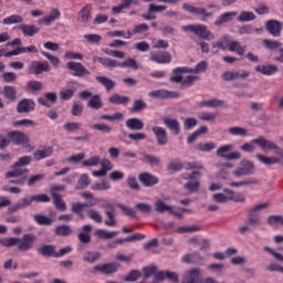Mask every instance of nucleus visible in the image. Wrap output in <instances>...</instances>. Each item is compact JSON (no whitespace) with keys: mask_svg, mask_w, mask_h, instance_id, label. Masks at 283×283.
Instances as JSON below:
<instances>
[{"mask_svg":"<svg viewBox=\"0 0 283 283\" xmlns=\"http://www.w3.org/2000/svg\"><path fill=\"white\" fill-rule=\"evenodd\" d=\"M74 94H76V88H74V87L62 90L60 92V98H61V101H70V98H72L74 96Z\"/></svg>","mask_w":283,"mask_h":283,"instance_id":"nucleus-63","label":"nucleus"},{"mask_svg":"<svg viewBox=\"0 0 283 283\" xmlns=\"http://www.w3.org/2000/svg\"><path fill=\"white\" fill-rule=\"evenodd\" d=\"M118 269H120V263L109 262L94 265L90 273L93 275H96V273H101L102 275H114V273H118Z\"/></svg>","mask_w":283,"mask_h":283,"instance_id":"nucleus-4","label":"nucleus"},{"mask_svg":"<svg viewBox=\"0 0 283 283\" xmlns=\"http://www.w3.org/2000/svg\"><path fill=\"white\" fill-rule=\"evenodd\" d=\"M138 180L144 185V187H155V185H158L160 180L155 175H151L149 172H142L138 175Z\"/></svg>","mask_w":283,"mask_h":283,"instance_id":"nucleus-19","label":"nucleus"},{"mask_svg":"<svg viewBox=\"0 0 283 283\" xmlns=\"http://www.w3.org/2000/svg\"><path fill=\"white\" fill-rule=\"evenodd\" d=\"M142 163H146V165H149V167H160V158L145 154L142 158Z\"/></svg>","mask_w":283,"mask_h":283,"instance_id":"nucleus-47","label":"nucleus"},{"mask_svg":"<svg viewBox=\"0 0 283 283\" xmlns=\"http://www.w3.org/2000/svg\"><path fill=\"white\" fill-rule=\"evenodd\" d=\"M182 168L184 165L180 159H174L167 165V171H170L171 174H178V171H182Z\"/></svg>","mask_w":283,"mask_h":283,"instance_id":"nucleus-48","label":"nucleus"},{"mask_svg":"<svg viewBox=\"0 0 283 283\" xmlns=\"http://www.w3.org/2000/svg\"><path fill=\"white\" fill-rule=\"evenodd\" d=\"M232 150L233 145H223L217 149V156L218 158H224V160H240V158H242V154L239 151L231 153Z\"/></svg>","mask_w":283,"mask_h":283,"instance_id":"nucleus-7","label":"nucleus"},{"mask_svg":"<svg viewBox=\"0 0 283 283\" xmlns=\"http://www.w3.org/2000/svg\"><path fill=\"white\" fill-rule=\"evenodd\" d=\"M172 209H174L172 206L165 203V201H163V200H157L155 202V211H157V213H166V211L168 213H171Z\"/></svg>","mask_w":283,"mask_h":283,"instance_id":"nucleus-52","label":"nucleus"},{"mask_svg":"<svg viewBox=\"0 0 283 283\" xmlns=\"http://www.w3.org/2000/svg\"><path fill=\"white\" fill-rule=\"evenodd\" d=\"M36 240V235H34L33 233H27L22 237V239L20 238H7V239H2V247H17L18 244V249L19 251H30V249H32V247H34V242Z\"/></svg>","mask_w":283,"mask_h":283,"instance_id":"nucleus-1","label":"nucleus"},{"mask_svg":"<svg viewBox=\"0 0 283 283\" xmlns=\"http://www.w3.org/2000/svg\"><path fill=\"white\" fill-rule=\"evenodd\" d=\"M2 94L4 96V98H7L8 101L14 102L17 101V88L14 86H4Z\"/></svg>","mask_w":283,"mask_h":283,"instance_id":"nucleus-51","label":"nucleus"},{"mask_svg":"<svg viewBox=\"0 0 283 283\" xmlns=\"http://www.w3.org/2000/svg\"><path fill=\"white\" fill-rule=\"evenodd\" d=\"M153 133L155 134L157 145L160 147L167 145L169 143V138L167 136V130L160 126H154L153 127Z\"/></svg>","mask_w":283,"mask_h":283,"instance_id":"nucleus-18","label":"nucleus"},{"mask_svg":"<svg viewBox=\"0 0 283 283\" xmlns=\"http://www.w3.org/2000/svg\"><path fill=\"white\" fill-rule=\"evenodd\" d=\"M184 188L190 193H198L200 191V181L198 179H188Z\"/></svg>","mask_w":283,"mask_h":283,"instance_id":"nucleus-42","label":"nucleus"},{"mask_svg":"<svg viewBox=\"0 0 283 283\" xmlns=\"http://www.w3.org/2000/svg\"><path fill=\"white\" fill-rule=\"evenodd\" d=\"M78 18L82 23H87L92 19V4H86L78 12Z\"/></svg>","mask_w":283,"mask_h":283,"instance_id":"nucleus-39","label":"nucleus"},{"mask_svg":"<svg viewBox=\"0 0 283 283\" xmlns=\"http://www.w3.org/2000/svg\"><path fill=\"white\" fill-rule=\"evenodd\" d=\"M56 19H61V11H59V9H53L49 15L39 20V24L43 25L44 23L45 25H50V23H54Z\"/></svg>","mask_w":283,"mask_h":283,"instance_id":"nucleus-31","label":"nucleus"},{"mask_svg":"<svg viewBox=\"0 0 283 283\" xmlns=\"http://www.w3.org/2000/svg\"><path fill=\"white\" fill-rule=\"evenodd\" d=\"M82 231L80 232L77 235V240H80V242H82V244H90V242H92V224H84L82 227Z\"/></svg>","mask_w":283,"mask_h":283,"instance_id":"nucleus-25","label":"nucleus"},{"mask_svg":"<svg viewBox=\"0 0 283 283\" xmlns=\"http://www.w3.org/2000/svg\"><path fill=\"white\" fill-rule=\"evenodd\" d=\"M109 103L113 105H127L129 103V97L128 96H123L118 94H114L108 98Z\"/></svg>","mask_w":283,"mask_h":283,"instance_id":"nucleus-53","label":"nucleus"},{"mask_svg":"<svg viewBox=\"0 0 283 283\" xmlns=\"http://www.w3.org/2000/svg\"><path fill=\"white\" fill-rule=\"evenodd\" d=\"M252 143L254 145H258L259 147H261V149H263V151H266V149L269 151H275L276 156H280L281 158H283V149L280 148V146H277V144H275L271 140H268L264 137L252 139Z\"/></svg>","mask_w":283,"mask_h":283,"instance_id":"nucleus-6","label":"nucleus"},{"mask_svg":"<svg viewBox=\"0 0 283 283\" xmlns=\"http://www.w3.org/2000/svg\"><path fill=\"white\" fill-rule=\"evenodd\" d=\"M283 23L277 20H268L265 22V30L271 34V36H282Z\"/></svg>","mask_w":283,"mask_h":283,"instance_id":"nucleus-16","label":"nucleus"},{"mask_svg":"<svg viewBox=\"0 0 283 283\" xmlns=\"http://www.w3.org/2000/svg\"><path fill=\"white\" fill-rule=\"evenodd\" d=\"M223 103H224L223 99L211 98L208 101L200 102L199 105H200V107H222Z\"/></svg>","mask_w":283,"mask_h":283,"instance_id":"nucleus-54","label":"nucleus"},{"mask_svg":"<svg viewBox=\"0 0 283 283\" xmlns=\"http://www.w3.org/2000/svg\"><path fill=\"white\" fill-rule=\"evenodd\" d=\"M118 67H132V70H138V62L134 57H129L124 62H119Z\"/></svg>","mask_w":283,"mask_h":283,"instance_id":"nucleus-64","label":"nucleus"},{"mask_svg":"<svg viewBox=\"0 0 283 283\" xmlns=\"http://www.w3.org/2000/svg\"><path fill=\"white\" fill-rule=\"evenodd\" d=\"M125 125L127 129H130V132H142V129H145V123L138 117L128 118L125 122Z\"/></svg>","mask_w":283,"mask_h":283,"instance_id":"nucleus-23","label":"nucleus"},{"mask_svg":"<svg viewBox=\"0 0 283 283\" xmlns=\"http://www.w3.org/2000/svg\"><path fill=\"white\" fill-rule=\"evenodd\" d=\"M251 76V72L249 71H226L224 73L221 74L222 81H238V78H242L245 81V78H249Z\"/></svg>","mask_w":283,"mask_h":283,"instance_id":"nucleus-15","label":"nucleus"},{"mask_svg":"<svg viewBox=\"0 0 283 283\" xmlns=\"http://www.w3.org/2000/svg\"><path fill=\"white\" fill-rule=\"evenodd\" d=\"M244 223L248 224V227H252L253 229L262 227V217L247 212V219L244 220Z\"/></svg>","mask_w":283,"mask_h":283,"instance_id":"nucleus-37","label":"nucleus"},{"mask_svg":"<svg viewBox=\"0 0 283 283\" xmlns=\"http://www.w3.org/2000/svg\"><path fill=\"white\" fill-rule=\"evenodd\" d=\"M191 71L189 66L176 67L172 70L171 83H182V74H189Z\"/></svg>","mask_w":283,"mask_h":283,"instance_id":"nucleus-26","label":"nucleus"},{"mask_svg":"<svg viewBox=\"0 0 283 283\" xmlns=\"http://www.w3.org/2000/svg\"><path fill=\"white\" fill-rule=\"evenodd\" d=\"M118 231H107L104 229H97L95 231V235H97V238H99V240H112V238H116V235H118Z\"/></svg>","mask_w":283,"mask_h":283,"instance_id":"nucleus-43","label":"nucleus"},{"mask_svg":"<svg viewBox=\"0 0 283 283\" xmlns=\"http://www.w3.org/2000/svg\"><path fill=\"white\" fill-rule=\"evenodd\" d=\"M143 109H147L145 99H135L130 112H133V114H138L139 112H143Z\"/></svg>","mask_w":283,"mask_h":283,"instance_id":"nucleus-58","label":"nucleus"},{"mask_svg":"<svg viewBox=\"0 0 283 283\" xmlns=\"http://www.w3.org/2000/svg\"><path fill=\"white\" fill-rule=\"evenodd\" d=\"M54 233L55 235H60L61 238H67L69 235H72V233H74V230L67 224H61L54 229Z\"/></svg>","mask_w":283,"mask_h":283,"instance_id":"nucleus-40","label":"nucleus"},{"mask_svg":"<svg viewBox=\"0 0 283 283\" xmlns=\"http://www.w3.org/2000/svg\"><path fill=\"white\" fill-rule=\"evenodd\" d=\"M19 30H21L24 36H34V34H39L41 32V29L34 24H21Z\"/></svg>","mask_w":283,"mask_h":283,"instance_id":"nucleus-32","label":"nucleus"},{"mask_svg":"<svg viewBox=\"0 0 283 283\" xmlns=\"http://www.w3.org/2000/svg\"><path fill=\"white\" fill-rule=\"evenodd\" d=\"M30 163H32V157L30 156L20 157L18 161H15L12 165V169H23L21 167H27V165H30Z\"/></svg>","mask_w":283,"mask_h":283,"instance_id":"nucleus-55","label":"nucleus"},{"mask_svg":"<svg viewBox=\"0 0 283 283\" xmlns=\"http://www.w3.org/2000/svg\"><path fill=\"white\" fill-rule=\"evenodd\" d=\"M255 174V164L249 159L241 160V167L233 171V176L240 178V176H253Z\"/></svg>","mask_w":283,"mask_h":283,"instance_id":"nucleus-8","label":"nucleus"},{"mask_svg":"<svg viewBox=\"0 0 283 283\" xmlns=\"http://www.w3.org/2000/svg\"><path fill=\"white\" fill-rule=\"evenodd\" d=\"M165 280H169L172 283H180V275L176 272L167 271H159L155 274L153 283H160L165 282Z\"/></svg>","mask_w":283,"mask_h":283,"instance_id":"nucleus-10","label":"nucleus"},{"mask_svg":"<svg viewBox=\"0 0 283 283\" xmlns=\"http://www.w3.org/2000/svg\"><path fill=\"white\" fill-rule=\"evenodd\" d=\"M66 67L72 72V76H77L78 78H83L84 76H90V74H92V72H90V70H87L81 62H67Z\"/></svg>","mask_w":283,"mask_h":283,"instance_id":"nucleus-9","label":"nucleus"},{"mask_svg":"<svg viewBox=\"0 0 283 283\" xmlns=\"http://www.w3.org/2000/svg\"><path fill=\"white\" fill-rule=\"evenodd\" d=\"M143 277V273L138 270H130L129 273L124 276V282H138Z\"/></svg>","mask_w":283,"mask_h":283,"instance_id":"nucleus-56","label":"nucleus"},{"mask_svg":"<svg viewBox=\"0 0 283 283\" xmlns=\"http://www.w3.org/2000/svg\"><path fill=\"white\" fill-rule=\"evenodd\" d=\"M18 202L22 209H25V207H30L33 202H50V196L45 193L33 195L31 197H24Z\"/></svg>","mask_w":283,"mask_h":283,"instance_id":"nucleus-11","label":"nucleus"},{"mask_svg":"<svg viewBox=\"0 0 283 283\" xmlns=\"http://www.w3.org/2000/svg\"><path fill=\"white\" fill-rule=\"evenodd\" d=\"M71 211L72 213H75V216H78L80 220H85V214L83 213V206L81 202L72 203Z\"/></svg>","mask_w":283,"mask_h":283,"instance_id":"nucleus-62","label":"nucleus"},{"mask_svg":"<svg viewBox=\"0 0 283 283\" xmlns=\"http://www.w3.org/2000/svg\"><path fill=\"white\" fill-rule=\"evenodd\" d=\"M94 63H101L104 67H118L119 62L109 57H101V56H95L93 59Z\"/></svg>","mask_w":283,"mask_h":283,"instance_id":"nucleus-35","label":"nucleus"},{"mask_svg":"<svg viewBox=\"0 0 283 283\" xmlns=\"http://www.w3.org/2000/svg\"><path fill=\"white\" fill-rule=\"evenodd\" d=\"M255 158L262 165L271 166V165H280L281 160L277 157H266L264 155L256 154Z\"/></svg>","mask_w":283,"mask_h":283,"instance_id":"nucleus-41","label":"nucleus"},{"mask_svg":"<svg viewBox=\"0 0 283 283\" xmlns=\"http://www.w3.org/2000/svg\"><path fill=\"white\" fill-rule=\"evenodd\" d=\"M102 255L103 254L101 252L87 251L84 253L83 260L84 262H88V264H94V262H98V260H101Z\"/></svg>","mask_w":283,"mask_h":283,"instance_id":"nucleus-46","label":"nucleus"},{"mask_svg":"<svg viewBox=\"0 0 283 283\" xmlns=\"http://www.w3.org/2000/svg\"><path fill=\"white\" fill-rule=\"evenodd\" d=\"M228 132L229 134H231V136H242V137L249 136V130L240 126L230 127Z\"/></svg>","mask_w":283,"mask_h":283,"instance_id":"nucleus-60","label":"nucleus"},{"mask_svg":"<svg viewBox=\"0 0 283 283\" xmlns=\"http://www.w3.org/2000/svg\"><path fill=\"white\" fill-rule=\"evenodd\" d=\"M33 220L40 227H52V224H54V219H52L45 214H34Z\"/></svg>","mask_w":283,"mask_h":283,"instance_id":"nucleus-36","label":"nucleus"},{"mask_svg":"<svg viewBox=\"0 0 283 283\" xmlns=\"http://www.w3.org/2000/svg\"><path fill=\"white\" fill-rule=\"evenodd\" d=\"M255 19H258V17L252 11H242L237 21H239V23H247L249 21H255Z\"/></svg>","mask_w":283,"mask_h":283,"instance_id":"nucleus-50","label":"nucleus"},{"mask_svg":"<svg viewBox=\"0 0 283 283\" xmlns=\"http://www.w3.org/2000/svg\"><path fill=\"white\" fill-rule=\"evenodd\" d=\"M30 170L28 169H13L11 171L6 172V178L11 179L9 182L10 185H19L20 187H23L25 182H28V174Z\"/></svg>","mask_w":283,"mask_h":283,"instance_id":"nucleus-3","label":"nucleus"},{"mask_svg":"<svg viewBox=\"0 0 283 283\" xmlns=\"http://www.w3.org/2000/svg\"><path fill=\"white\" fill-rule=\"evenodd\" d=\"M52 154H54V148H52V146H48L41 150H35L33 156H34V160H43L45 158H50Z\"/></svg>","mask_w":283,"mask_h":283,"instance_id":"nucleus-34","label":"nucleus"},{"mask_svg":"<svg viewBox=\"0 0 283 283\" xmlns=\"http://www.w3.org/2000/svg\"><path fill=\"white\" fill-rule=\"evenodd\" d=\"M163 123L170 132H174L175 136L180 135V122L178 119L165 117Z\"/></svg>","mask_w":283,"mask_h":283,"instance_id":"nucleus-24","label":"nucleus"},{"mask_svg":"<svg viewBox=\"0 0 283 283\" xmlns=\"http://www.w3.org/2000/svg\"><path fill=\"white\" fill-rule=\"evenodd\" d=\"M57 96L55 92H50L45 94L44 97H39L38 103L42 105L43 107H52L54 103H56Z\"/></svg>","mask_w":283,"mask_h":283,"instance_id":"nucleus-27","label":"nucleus"},{"mask_svg":"<svg viewBox=\"0 0 283 283\" xmlns=\"http://www.w3.org/2000/svg\"><path fill=\"white\" fill-rule=\"evenodd\" d=\"M2 23L4 25H14L17 23H23V17H21L19 14H13V15L4 18Z\"/></svg>","mask_w":283,"mask_h":283,"instance_id":"nucleus-57","label":"nucleus"},{"mask_svg":"<svg viewBox=\"0 0 283 283\" xmlns=\"http://www.w3.org/2000/svg\"><path fill=\"white\" fill-rule=\"evenodd\" d=\"M156 271H158V266H156V265L144 266L143 268L144 280H149V277H153V275H156Z\"/></svg>","mask_w":283,"mask_h":283,"instance_id":"nucleus-61","label":"nucleus"},{"mask_svg":"<svg viewBox=\"0 0 283 283\" xmlns=\"http://www.w3.org/2000/svg\"><path fill=\"white\" fill-rule=\"evenodd\" d=\"M87 107L91 109H102L103 107V99H101V95H93L87 103Z\"/></svg>","mask_w":283,"mask_h":283,"instance_id":"nucleus-49","label":"nucleus"},{"mask_svg":"<svg viewBox=\"0 0 283 283\" xmlns=\"http://www.w3.org/2000/svg\"><path fill=\"white\" fill-rule=\"evenodd\" d=\"M199 280L200 269L195 268L186 274V276L181 280V283H199Z\"/></svg>","mask_w":283,"mask_h":283,"instance_id":"nucleus-30","label":"nucleus"},{"mask_svg":"<svg viewBox=\"0 0 283 283\" xmlns=\"http://www.w3.org/2000/svg\"><path fill=\"white\" fill-rule=\"evenodd\" d=\"M90 185H91L90 175L83 174L78 178L75 189H76V191H81L83 189H87V187H90Z\"/></svg>","mask_w":283,"mask_h":283,"instance_id":"nucleus-44","label":"nucleus"},{"mask_svg":"<svg viewBox=\"0 0 283 283\" xmlns=\"http://www.w3.org/2000/svg\"><path fill=\"white\" fill-rule=\"evenodd\" d=\"M36 109V102L32 98H23L18 102L17 112L18 114H30Z\"/></svg>","mask_w":283,"mask_h":283,"instance_id":"nucleus-14","label":"nucleus"},{"mask_svg":"<svg viewBox=\"0 0 283 283\" xmlns=\"http://www.w3.org/2000/svg\"><path fill=\"white\" fill-rule=\"evenodd\" d=\"M7 136L12 145H30V137L23 132L12 130L7 133Z\"/></svg>","mask_w":283,"mask_h":283,"instance_id":"nucleus-12","label":"nucleus"},{"mask_svg":"<svg viewBox=\"0 0 283 283\" xmlns=\"http://www.w3.org/2000/svg\"><path fill=\"white\" fill-rule=\"evenodd\" d=\"M30 74H35V76H39V74H43V72H50V63L48 61L45 62H32V64L29 67Z\"/></svg>","mask_w":283,"mask_h":283,"instance_id":"nucleus-17","label":"nucleus"},{"mask_svg":"<svg viewBox=\"0 0 283 283\" xmlns=\"http://www.w3.org/2000/svg\"><path fill=\"white\" fill-rule=\"evenodd\" d=\"M263 45L266 48V50L274 52V61H277V63H283V48L280 41L264 39Z\"/></svg>","mask_w":283,"mask_h":283,"instance_id":"nucleus-5","label":"nucleus"},{"mask_svg":"<svg viewBox=\"0 0 283 283\" xmlns=\"http://www.w3.org/2000/svg\"><path fill=\"white\" fill-rule=\"evenodd\" d=\"M38 253L42 258H56V245L54 244H42L38 248Z\"/></svg>","mask_w":283,"mask_h":283,"instance_id":"nucleus-21","label":"nucleus"},{"mask_svg":"<svg viewBox=\"0 0 283 283\" xmlns=\"http://www.w3.org/2000/svg\"><path fill=\"white\" fill-rule=\"evenodd\" d=\"M43 90V83L36 80H31L27 83L25 92L29 94H36V92H41Z\"/></svg>","mask_w":283,"mask_h":283,"instance_id":"nucleus-38","label":"nucleus"},{"mask_svg":"<svg viewBox=\"0 0 283 283\" xmlns=\"http://www.w3.org/2000/svg\"><path fill=\"white\" fill-rule=\"evenodd\" d=\"M223 193L228 200H232V202H244L245 198L242 195H235V192L231 189L224 188Z\"/></svg>","mask_w":283,"mask_h":283,"instance_id":"nucleus-45","label":"nucleus"},{"mask_svg":"<svg viewBox=\"0 0 283 283\" xmlns=\"http://www.w3.org/2000/svg\"><path fill=\"white\" fill-rule=\"evenodd\" d=\"M277 65H258L255 67V72H260V74H263V76H273V74H277Z\"/></svg>","mask_w":283,"mask_h":283,"instance_id":"nucleus-29","label":"nucleus"},{"mask_svg":"<svg viewBox=\"0 0 283 283\" xmlns=\"http://www.w3.org/2000/svg\"><path fill=\"white\" fill-rule=\"evenodd\" d=\"M181 30L184 32H193L196 36H199V39H203L205 41H211V39H213L211 31H209L205 24H188L181 27Z\"/></svg>","mask_w":283,"mask_h":283,"instance_id":"nucleus-2","label":"nucleus"},{"mask_svg":"<svg viewBox=\"0 0 283 283\" xmlns=\"http://www.w3.org/2000/svg\"><path fill=\"white\" fill-rule=\"evenodd\" d=\"M234 17H238V12L235 11L224 12L217 18V20L213 22V25H216V28H222V25L227 23H231Z\"/></svg>","mask_w":283,"mask_h":283,"instance_id":"nucleus-22","label":"nucleus"},{"mask_svg":"<svg viewBox=\"0 0 283 283\" xmlns=\"http://www.w3.org/2000/svg\"><path fill=\"white\" fill-rule=\"evenodd\" d=\"M181 262H184V264H202L205 256H202L200 252L186 253L181 258Z\"/></svg>","mask_w":283,"mask_h":283,"instance_id":"nucleus-20","label":"nucleus"},{"mask_svg":"<svg viewBox=\"0 0 283 283\" xmlns=\"http://www.w3.org/2000/svg\"><path fill=\"white\" fill-rule=\"evenodd\" d=\"M95 81L105 87L106 92H112L116 87V82L107 76H95Z\"/></svg>","mask_w":283,"mask_h":283,"instance_id":"nucleus-33","label":"nucleus"},{"mask_svg":"<svg viewBox=\"0 0 283 283\" xmlns=\"http://www.w3.org/2000/svg\"><path fill=\"white\" fill-rule=\"evenodd\" d=\"M182 10H185L186 12H189V14H196V17H202V21H205V19H209L213 17V13L207 12V9L193 7L190 3H184Z\"/></svg>","mask_w":283,"mask_h":283,"instance_id":"nucleus-13","label":"nucleus"},{"mask_svg":"<svg viewBox=\"0 0 283 283\" xmlns=\"http://www.w3.org/2000/svg\"><path fill=\"white\" fill-rule=\"evenodd\" d=\"M53 205L55 206L59 211H65L67 209V203L63 201L61 195H53Z\"/></svg>","mask_w":283,"mask_h":283,"instance_id":"nucleus-59","label":"nucleus"},{"mask_svg":"<svg viewBox=\"0 0 283 283\" xmlns=\"http://www.w3.org/2000/svg\"><path fill=\"white\" fill-rule=\"evenodd\" d=\"M150 61L159 64L171 63V53L159 51L158 53H156L150 57Z\"/></svg>","mask_w":283,"mask_h":283,"instance_id":"nucleus-28","label":"nucleus"}]
</instances>
